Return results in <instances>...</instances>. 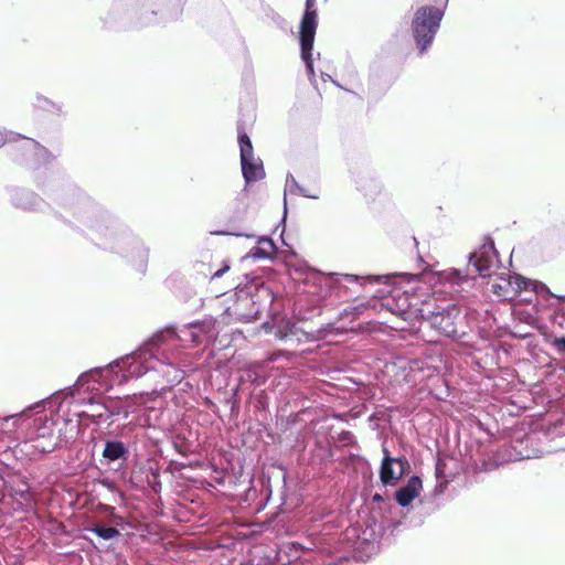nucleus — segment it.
I'll return each instance as SVG.
<instances>
[{
	"instance_id": "nucleus-1",
	"label": "nucleus",
	"mask_w": 565,
	"mask_h": 565,
	"mask_svg": "<svg viewBox=\"0 0 565 565\" xmlns=\"http://www.w3.org/2000/svg\"><path fill=\"white\" fill-rule=\"evenodd\" d=\"M443 17V10L436 7L424 6L416 10L412 22V30L420 53L431 44Z\"/></svg>"
},
{
	"instance_id": "nucleus-2",
	"label": "nucleus",
	"mask_w": 565,
	"mask_h": 565,
	"mask_svg": "<svg viewBox=\"0 0 565 565\" xmlns=\"http://www.w3.org/2000/svg\"><path fill=\"white\" fill-rule=\"evenodd\" d=\"M419 316L441 334L457 335V321L460 318V309L457 305L448 303L446 307L436 306L433 309L431 302L425 301L419 309Z\"/></svg>"
},
{
	"instance_id": "nucleus-3",
	"label": "nucleus",
	"mask_w": 565,
	"mask_h": 565,
	"mask_svg": "<svg viewBox=\"0 0 565 565\" xmlns=\"http://www.w3.org/2000/svg\"><path fill=\"white\" fill-rule=\"evenodd\" d=\"M498 262L493 243L483 244L478 250L470 255L469 266L463 270L454 269L452 275L456 276L458 281L468 280L470 277L475 278L477 275L490 277Z\"/></svg>"
},
{
	"instance_id": "nucleus-4",
	"label": "nucleus",
	"mask_w": 565,
	"mask_h": 565,
	"mask_svg": "<svg viewBox=\"0 0 565 565\" xmlns=\"http://www.w3.org/2000/svg\"><path fill=\"white\" fill-rule=\"evenodd\" d=\"M316 0H306V10L301 18L299 41L301 58L303 60L310 76H315L312 49L318 26V12L315 9Z\"/></svg>"
},
{
	"instance_id": "nucleus-5",
	"label": "nucleus",
	"mask_w": 565,
	"mask_h": 565,
	"mask_svg": "<svg viewBox=\"0 0 565 565\" xmlns=\"http://www.w3.org/2000/svg\"><path fill=\"white\" fill-rule=\"evenodd\" d=\"M534 287V284L520 275H501L498 276L492 285L491 290L503 300H514L522 291H527Z\"/></svg>"
},
{
	"instance_id": "nucleus-6",
	"label": "nucleus",
	"mask_w": 565,
	"mask_h": 565,
	"mask_svg": "<svg viewBox=\"0 0 565 565\" xmlns=\"http://www.w3.org/2000/svg\"><path fill=\"white\" fill-rule=\"evenodd\" d=\"M384 458L380 468V479L385 486H395L405 475L409 463L405 457L392 458L386 448H383Z\"/></svg>"
},
{
	"instance_id": "nucleus-7",
	"label": "nucleus",
	"mask_w": 565,
	"mask_h": 565,
	"mask_svg": "<svg viewBox=\"0 0 565 565\" xmlns=\"http://www.w3.org/2000/svg\"><path fill=\"white\" fill-rule=\"evenodd\" d=\"M58 446L54 431L50 426H41L35 437L31 440L32 455L53 451Z\"/></svg>"
},
{
	"instance_id": "nucleus-8",
	"label": "nucleus",
	"mask_w": 565,
	"mask_h": 565,
	"mask_svg": "<svg viewBox=\"0 0 565 565\" xmlns=\"http://www.w3.org/2000/svg\"><path fill=\"white\" fill-rule=\"evenodd\" d=\"M241 166L246 183L259 181L265 177L263 163L254 153L241 157Z\"/></svg>"
},
{
	"instance_id": "nucleus-9",
	"label": "nucleus",
	"mask_w": 565,
	"mask_h": 565,
	"mask_svg": "<svg viewBox=\"0 0 565 565\" xmlns=\"http://www.w3.org/2000/svg\"><path fill=\"white\" fill-rule=\"evenodd\" d=\"M422 480L417 476L408 479L406 486L398 489L395 499L401 507H407L415 498L419 495L422 490Z\"/></svg>"
},
{
	"instance_id": "nucleus-10",
	"label": "nucleus",
	"mask_w": 565,
	"mask_h": 565,
	"mask_svg": "<svg viewBox=\"0 0 565 565\" xmlns=\"http://www.w3.org/2000/svg\"><path fill=\"white\" fill-rule=\"evenodd\" d=\"M81 431V425L77 422L64 420L63 426L58 429L56 438L60 446L71 447L77 439Z\"/></svg>"
},
{
	"instance_id": "nucleus-11",
	"label": "nucleus",
	"mask_w": 565,
	"mask_h": 565,
	"mask_svg": "<svg viewBox=\"0 0 565 565\" xmlns=\"http://www.w3.org/2000/svg\"><path fill=\"white\" fill-rule=\"evenodd\" d=\"M128 448L120 440H107L103 450V457L109 461L126 459Z\"/></svg>"
},
{
	"instance_id": "nucleus-12",
	"label": "nucleus",
	"mask_w": 565,
	"mask_h": 565,
	"mask_svg": "<svg viewBox=\"0 0 565 565\" xmlns=\"http://www.w3.org/2000/svg\"><path fill=\"white\" fill-rule=\"evenodd\" d=\"M358 190L367 201H374L383 191V185L374 179L364 178L359 182Z\"/></svg>"
},
{
	"instance_id": "nucleus-13",
	"label": "nucleus",
	"mask_w": 565,
	"mask_h": 565,
	"mask_svg": "<svg viewBox=\"0 0 565 565\" xmlns=\"http://www.w3.org/2000/svg\"><path fill=\"white\" fill-rule=\"evenodd\" d=\"M31 147L39 148L41 146L38 141L25 137H19L17 141L8 142L9 152L14 156H18L19 152L30 149Z\"/></svg>"
},
{
	"instance_id": "nucleus-14",
	"label": "nucleus",
	"mask_w": 565,
	"mask_h": 565,
	"mask_svg": "<svg viewBox=\"0 0 565 565\" xmlns=\"http://www.w3.org/2000/svg\"><path fill=\"white\" fill-rule=\"evenodd\" d=\"M86 530L95 533L97 536L106 541L120 535V532L116 527L105 526L104 524L100 523H96L93 526L87 527Z\"/></svg>"
},
{
	"instance_id": "nucleus-15",
	"label": "nucleus",
	"mask_w": 565,
	"mask_h": 565,
	"mask_svg": "<svg viewBox=\"0 0 565 565\" xmlns=\"http://www.w3.org/2000/svg\"><path fill=\"white\" fill-rule=\"evenodd\" d=\"M276 250L277 248L270 238H263L259 241V246L254 255L260 258H271L275 256Z\"/></svg>"
},
{
	"instance_id": "nucleus-16",
	"label": "nucleus",
	"mask_w": 565,
	"mask_h": 565,
	"mask_svg": "<svg viewBox=\"0 0 565 565\" xmlns=\"http://www.w3.org/2000/svg\"><path fill=\"white\" fill-rule=\"evenodd\" d=\"M90 412V417L95 423L109 420L114 415L107 406L102 404L93 405Z\"/></svg>"
},
{
	"instance_id": "nucleus-17",
	"label": "nucleus",
	"mask_w": 565,
	"mask_h": 565,
	"mask_svg": "<svg viewBox=\"0 0 565 565\" xmlns=\"http://www.w3.org/2000/svg\"><path fill=\"white\" fill-rule=\"evenodd\" d=\"M238 143L241 157L254 153L252 141L243 128H238Z\"/></svg>"
},
{
	"instance_id": "nucleus-18",
	"label": "nucleus",
	"mask_w": 565,
	"mask_h": 565,
	"mask_svg": "<svg viewBox=\"0 0 565 565\" xmlns=\"http://www.w3.org/2000/svg\"><path fill=\"white\" fill-rule=\"evenodd\" d=\"M230 269V265L227 264H224L223 267L218 270H216L213 275H212V279H215V278H220L222 277L227 270Z\"/></svg>"
},
{
	"instance_id": "nucleus-19",
	"label": "nucleus",
	"mask_w": 565,
	"mask_h": 565,
	"mask_svg": "<svg viewBox=\"0 0 565 565\" xmlns=\"http://www.w3.org/2000/svg\"><path fill=\"white\" fill-rule=\"evenodd\" d=\"M162 341H163V334H156L150 340V342L154 345H160Z\"/></svg>"
},
{
	"instance_id": "nucleus-20",
	"label": "nucleus",
	"mask_w": 565,
	"mask_h": 565,
	"mask_svg": "<svg viewBox=\"0 0 565 565\" xmlns=\"http://www.w3.org/2000/svg\"><path fill=\"white\" fill-rule=\"evenodd\" d=\"M554 344L565 351V338H556Z\"/></svg>"
},
{
	"instance_id": "nucleus-21",
	"label": "nucleus",
	"mask_w": 565,
	"mask_h": 565,
	"mask_svg": "<svg viewBox=\"0 0 565 565\" xmlns=\"http://www.w3.org/2000/svg\"><path fill=\"white\" fill-rule=\"evenodd\" d=\"M373 501L374 502H383V497L381 494H379V493H375L373 495Z\"/></svg>"
},
{
	"instance_id": "nucleus-22",
	"label": "nucleus",
	"mask_w": 565,
	"mask_h": 565,
	"mask_svg": "<svg viewBox=\"0 0 565 565\" xmlns=\"http://www.w3.org/2000/svg\"><path fill=\"white\" fill-rule=\"evenodd\" d=\"M287 335H288L287 333H281V332H280V334H278V337H279L280 339H285Z\"/></svg>"
},
{
	"instance_id": "nucleus-23",
	"label": "nucleus",
	"mask_w": 565,
	"mask_h": 565,
	"mask_svg": "<svg viewBox=\"0 0 565 565\" xmlns=\"http://www.w3.org/2000/svg\"><path fill=\"white\" fill-rule=\"evenodd\" d=\"M6 143L4 139L0 137V147H2Z\"/></svg>"
}]
</instances>
